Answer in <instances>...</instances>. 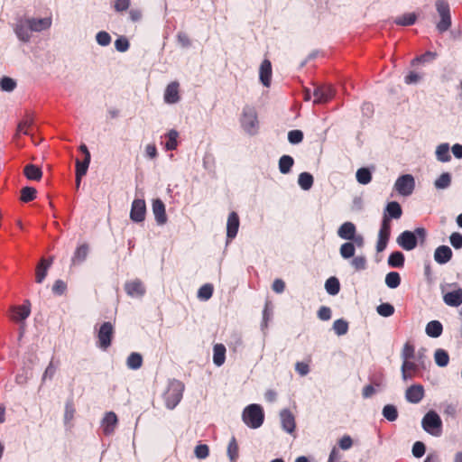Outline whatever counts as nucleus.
Segmentation results:
<instances>
[{
  "label": "nucleus",
  "mask_w": 462,
  "mask_h": 462,
  "mask_svg": "<svg viewBox=\"0 0 462 462\" xmlns=\"http://www.w3.org/2000/svg\"><path fill=\"white\" fill-rule=\"evenodd\" d=\"M426 230L423 227H417L414 232L411 231H403L397 237V244L406 251H411L413 250L417 245L418 242L421 245L425 243L426 240Z\"/></svg>",
  "instance_id": "1"
},
{
  "label": "nucleus",
  "mask_w": 462,
  "mask_h": 462,
  "mask_svg": "<svg viewBox=\"0 0 462 462\" xmlns=\"http://www.w3.org/2000/svg\"><path fill=\"white\" fill-rule=\"evenodd\" d=\"M242 420L251 429L260 428L264 420V412L262 406L254 403L246 406L243 411Z\"/></svg>",
  "instance_id": "2"
},
{
  "label": "nucleus",
  "mask_w": 462,
  "mask_h": 462,
  "mask_svg": "<svg viewBox=\"0 0 462 462\" xmlns=\"http://www.w3.org/2000/svg\"><path fill=\"white\" fill-rule=\"evenodd\" d=\"M184 385L181 382L174 380L170 383L165 393L164 401L168 409H174L182 398Z\"/></svg>",
  "instance_id": "3"
},
{
  "label": "nucleus",
  "mask_w": 462,
  "mask_h": 462,
  "mask_svg": "<svg viewBox=\"0 0 462 462\" xmlns=\"http://www.w3.org/2000/svg\"><path fill=\"white\" fill-rule=\"evenodd\" d=\"M435 6L440 17V20L437 23L436 27L439 32L443 33L447 32L451 26L450 7L448 3L444 0H437L435 2Z\"/></svg>",
  "instance_id": "4"
},
{
  "label": "nucleus",
  "mask_w": 462,
  "mask_h": 462,
  "mask_svg": "<svg viewBox=\"0 0 462 462\" xmlns=\"http://www.w3.org/2000/svg\"><path fill=\"white\" fill-rule=\"evenodd\" d=\"M115 329L111 322H104L97 331V346L102 350H106L112 343Z\"/></svg>",
  "instance_id": "5"
},
{
  "label": "nucleus",
  "mask_w": 462,
  "mask_h": 462,
  "mask_svg": "<svg viewBox=\"0 0 462 462\" xmlns=\"http://www.w3.org/2000/svg\"><path fill=\"white\" fill-rule=\"evenodd\" d=\"M241 124L243 128L250 134H254L256 133L258 120L257 114L254 108L250 106H245L243 109Z\"/></svg>",
  "instance_id": "6"
},
{
  "label": "nucleus",
  "mask_w": 462,
  "mask_h": 462,
  "mask_svg": "<svg viewBox=\"0 0 462 462\" xmlns=\"http://www.w3.org/2000/svg\"><path fill=\"white\" fill-rule=\"evenodd\" d=\"M312 96L314 104H325L334 97L335 90L331 85H320L315 87Z\"/></svg>",
  "instance_id": "7"
},
{
  "label": "nucleus",
  "mask_w": 462,
  "mask_h": 462,
  "mask_svg": "<svg viewBox=\"0 0 462 462\" xmlns=\"http://www.w3.org/2000/svg\"><path fill=\"white\" fill-rule=\"evenodd\" d=\"M414 178L411 174H405L397 179L394 188L402 196H409L414 189Z\"/></svg>",
  "instance_id": "8"
},
{
  "label": "nucleus",
  "mask_w": 462,
  "mask_h": 462,
  "mask_svg": "<svg viewBox=\"0 0 462 462\" xmlns=\"http://www.w3.org/2000/svg\"><path fill=\"white\" fill-rule=\"evenodd\" d=\"M391 236V222L386 217H383L381 227L378 232V239L376 243L377 252H383L388 244Z\"/></svg>",
  "instance_id": "9"
},
{
  "label": "nucleus",
  "mask_w": 462,
  "mask_h": 462,
  "mask_svg": "<svg viewBox=\"0 0 462 462\" xmlns=\"http://www.w3.org/2000/svg\"><path fill=\"white\" fill-rule=\"evenodd\" d=\"M421 423L424 430L431 434L433 433L434 429H439L442 424L440 417L433 411L425 414Z\"/></svg>",
  "instance_id": "10"
},
{
  "label": "nucleus",
  "mask_w": 462,
  "mask_h": 462,
  "mask_svg": "<svg viewBox=\"0 0 462 462\" xmlns=\"http://www.w3.org/2000/svg\"><path fill=\"white\" fill-rule=\"evenodd\" d=\"M125 291L128 296L132 298H141L145 294V286L139 279L126 282L125 284Z\"/></svg>",
  "instance_id": "11"
},
{
  "label": "nucleus",
  "mask_w": 462,
  "mask_h": 462,
  "mask_svg": "<svg viewBox=\"0 0 462 462\" xmlns=\"http://www.w3.org/2000/svg\"><path fill=\"white\" fill-rule=\"evenodd\" d=\"M146 206L143 199H134L132 203L130 218L134 222H143L145 218Z\"/></svg>",
  "instance_id": "12"
},
{
  "label": "nucleus",
  "mask_w": 462,
  "mask_h": 462,
  "mask_svg": "<svg viewBox=\"0 0 462 462\" xmlns=\"http://www.w3.org/2000/svg\"><path fill=\"white\" fill-rule=\"evenodd\" d=\"M424 395L425 391L421 384H412L405 392V398L411 403H419Z\"/></svg>",
  "instance_id": "13"
},
{
  "label": "nucleus",
  "mask_w": 462,
  "mask_h": 462,
  "mask_svg": "<svg viewBox=\"0 0 462 462\" xmlns=\"http://www.w3.org/2000/svg\"><path fill=\"white\" fill-rule=\"evenodd\" d=\"M281 423L282 429L291 434L294 432L296 428L295 418L291 411L284 409L280 412Z\"/></svg>",
  "instance_id": "14"
},
{
  "label": "nucleus",
  "mask_w": 462,
  "mask_h": 462,
  "mask_svg": "<svg viewBox=\"0 0 462 462\" xmlns=\"http://www.w3.org/2000/svg\"><path fill=\"white\" fill-rule=\"evenodd\" d=\"M118 420L115 412H106L101 422V428L105 435H111L117 425Z\"/></svg>",
  "instance_id": "15"
},
{
  "label": "nucleus",
  "mask_w": 462,
  "mask_h": 462,
  "mask_svg": "<svg viewBox=\"0 0 462 462\" xmlns=\"http://www.w3.org/2000/svg\"><path fill=\"white\" fill-rule=\"evenodd\" d=\"M152 213L158 225H164L167 222L165 205L162 199H153Z\"/></svg>",
  "instance_id": "16"
},
{
  "label": "nucleus",
  "mask_w": 462,
  "mask_h": 462,
  "mask_svg": "<svg viewBox=\"0 0 462 462\" xmlns=\"http://www.w3.org/2000/svg\"><path fill=\"white\" fill-rule=\"evenodd\" d=\"M239 217L236 212L233 211L228 215L226 223V236L232 240L236 237L239 228Z\"/></svg>",
  "instance_id": "17"
},
{
  "label": "nucleus",
  "mask_w": 462,
  "mask_h": 462,
  "mask_svg": "<svg viewBox=\"0 0 462 462\" xmlns=\"http://www.w3.org/2000/svg\"><path fill=\"white\" fill-rule=\"evenodd\" d=\"M26 25L30 29V31L33 32H41L46 29H49L51 25V18H31L26 20Z\"/></svg>",
  "instance_id": "18"
},
{
  "label": "nucleus",
  "mask_w": 462,
  "mask_h": 462,
  "mask_svg": "<svg viewBox=\"0 0 462 462\" xmlns=\"http://www.w3.org/2000/svg\"><path fill=\"white\" fill-rule=\"evenodd\" d=\"M180 84L177 81L171 82L164 92V101L168 104H175L180 100Z\"/></svg>",
  "instance_id": "19"
},
{
  "label": "nucleus",
  "mask_w": 462,
  "mask_h": 462,
  "mask_svg": "<svg viewBox=\"0 0 462 462\" xmlns=\"http://www.w3.org/2000/svg\"><path fill=\"white\" fill-rule=\"evenodd\" d=\"M402 215L401 205L396 201H392L387 204L383 217H386L391 222L392 219H399Z\"/></svg>",
  "instance_id": "20"
},
{
  "label": "nucleus",
  "mask_w": 462,
  "mask_h": 462,
  "mask_svg": "<svg viewBox=\"0 0 462 462\" xmlns=\"http://www.w3.org/2000/svg\"><path fill=\"white\" fill-rule=\"evenodd\" d=\"M11 319L14 321H22L26 319L31 313L30 304H23L11 308Z\"/></svg>",
  "instance_id": "21"
},
{
  "label": "nucleus",
  "mask_w": 462,
  "mask_h": 462,
  "mask_svg": "<svg viewBox=\"0 0 462 462\" xmlns=\"http://www.w3.org/2000/svg\"><path fill=\"white\" fill-rule=\"evenodd\" d=\"M259 77L263 86H270L272 79V64L269 60H263L260 66Z\"/></svg>",
  "instance_id": "22"
},
{
  "label": "nucleus",
  "mask_w": 462,
  "mask_h": 462,
  "mask_svg": "<svg viewBox=\"0 0 462 462\" xmlns=\"http://www.w3.org/2000/svg\"><path fill=\"white\" fill-rule=\"evenodd\" d=\"M356 233V227L352 222L343 223L337 230V236L340 238L348 241H351V239L355 238Z\"/></svg>",
  "instance_id": "23"
},
{
  "label": "nucleus",
  "mask_w": 462,
  "mask_h": 462,
  "mask_svg": "<svg viewBox=\"0 0 462 462\" xmlns=\"http://www.w3.org/2000/svg\"><path fill=\"white\" fill-rule=\"evenodd\" d=\"M452 250L448 245H440L434 252V259L439 264L448 263L452 257Z\"/></svg>",
  "instance_id": "24"
},
{
  "label": "nucleus",
  "mask_w": 462,
  "mask_h": 462,
  "mask_svg": "<svg viewBox=\"0 0 462 462\" xmlns=\"http://www.w3.org/2000/svg\"><path fill=\"white\" fill-rule=\"evenodd\" d=\"M444 302L451 307H458L462 304V289L458 288L453 291L447 292L443 296Z\"/></svg>",
  "instance_id": "25"
},
{
  "label": "nucleus",
  "mask_w": 462,
  "mask_h": 462,
  "mask_svg": "<svg viewBox=\"0 0 462 462\" xmlns=\"http://www.w3.org/2000/svg\"><path fill=\"white\" fill-rule=\"evenodd\" d=\"M52 263V258L46 260L42 259L36 267L35 281L42 283L47 275V271Z\"/></svg>",
  "instance_id": "26"
},
{
  "label": "nucleus",
  "mask_w": 462,
  "mask_h": 462,
  "mask_svg": "<svg viewBox=\"0 0 462 462\" xmlns=\"http://www.w3.org/2000/svg\"><path fill=\"white\" fill-rule=\"evenodd\" d=\"M226 360V346L223 344H216L213 347V362L217 366H220Z\"/></svg>",
  "instance_id": "27"
},
{
  "label": "nucleus",
  "mask_w": 462,
  "mask_h": 462,
  "mask_svg": "<svg viewBox=\"0 0 462 462\" xmlns=\"http://www.w3.org/2000/svg\"><path fill=\"white\" fill-rule=\"evenodd\" d=\"M402 376L403 380H408L413 377L414 373L417 371V365L411 360H402Z\"/></svg>",
  "instance_id": "28"
},
{
  "label": "nucleus",
  "mask_w": 462,
  "mask_h": 462,
  "mask_svg": "<svg viewBox=\"0 0 462 462\" xmlns=\"http://www.w3.org/2000/svg\"><path fill=\"white\" fill-rule=\"evenodd\" d=\"M88 254V245L87 244H82L77 247L74 252V255L71 259L72 264H79L84 262Z\"/></svg>",
  "instance_id": "29"
},
{
  "label": "nucleus",
  "mask_w": 462,
  "mask_h": 462,
  "mask_svg": "<svg viewBox=\"0 0 462 462\" xmlns=\"http://www.w3.org/2000/svg\"><path fill=\"white\" fill-rule=\"evenodd\" d=\"M425 331L430 337H439L442 334L443 327L439 320H432L427 324Z\"/></svg>",
  "instance_id": "30"
},
{
  "label": "nucleus",
  "mask_w": 462,
  "mask_h": 462,
  "mask_svg": "<svg viewBox=\"0 0 462 462\" xmlns=\"http://www.w3.org/2000/svg\"><path fill=\"white\" fill-rule=\"evenodd\" d=\"M23 172L25 177L32 180H40L42 176L41 168L34 164H27L24 167Z\"/></svg>",
  "instance_id": "31"
},
{
  "label": "nucleus",
  "mask_w": 462,
  "mask_h": 462,
  "mask_svg": "<svg viewBox=\"0 0 462 462\" xmlns=\"http://www.w3.org/2000/svg\"><path fill=\"white\" fill-rule=\"evenodd\" d=\"M417 21V15L414 13L404 14L401 16L394 18L393 23L400 26L412 25Z\"/></svg>",
  "instance_id": "32"
},
{
  "label": "nucleus",
  "mask_w": 462,
  "mask_h": 462,
  "mask_svg": "<svg viewBox=\"0 0 462 462\" xmlns=\"http://www.w3.org/2000/svg\"><path fill=\"white\" fill-rule=\"evenodd\" d=\"M227 456L230 462H236L239 457V447L236 439L233 436L229 440L227 450Z\"/></svg>",
  "instance_id": "33"
},
{
  "label": "nucleus",
  "mask_w": 462,
  "mask_h": 462,
  "mask_svg": "<svg viewBox=\"0 0 462 462\" xmlns=\"http://www.w3.org/2000/svg\"><path fill=\"white\" fill-rule=\"evenodd\" d=\"M404 255L400 251L392 253L388 257V264L393 268H402L404 265Z\"/></svg>",
  "instance_id": "34"
},
{
  "label": "nucleus",
  "mask_w": 462,
  "mask_h": 462,
  "mask_svg": "<svg viewBox=\"0 0 462 462\" xmlns=\"http://www.w3.org/2000/svg\"><path fill=\"white\" fill-rule=\"evenodd\" d=\"M434 360L437 365L445 367L449 362L448 353L442 348H438L434 353Z\"/></svg>",
  "instance_id": "35"
},
{
  "label": "nucleus",
  "mask_w": 462,
  "mask_h": 462,
  "mask_svg": "<svg viewBox=\"0 0 462 462\" xmlns=\"http://www.w3.org/2000/svg\"><path fill=\"white\" fill-rule=\"evenodd\" d=\"M294 164V160L290 155H282L279 160V170L282 174H288Z\"/></svg>",
  "instance_id": "36"
},
{
  "label": "nucleus",
  "mask_w": 462,
  "mask_h": 462,
  "mask_svg": "<svg viewBox=\"0 0 462 462\" xmlns=\"http://www.w3.org/2000/svg\"><path fill=\"white\" fill-rule=\"evenodd\" d=\"M436 156L439 162H448L451 159L449 154V146L448 143H441L437 147Z\"/></svg>",
  "instance_id": "37"
},
{
  "label": "nucleus",
  "mask_w": 462,
  "mask_h": 462,
  "mask_svg": "<svg viewBox=\"0 0 462 462\" xmlns=\"http://www.w3.org/2000/svg\"><path fill=\"white\" fill-rule=\"evenodd\" d=\"M313 176L309 172H301L299 175L298 183L304 190H309L313 185Z\"/></svg>",
  "instance_id": "38"
},
{
  "label": "nucleus",
  "mask_w": 462,
  "mask_h": 462,
  "mask_svg": "<svg viewBox=\"0 0 462 462\" xmlns=\"http://www.w3.org/2000/svg\"><path fill=\"white\" fill-rule=\"evenodd\" d=\"M325 289L330 295H336L340 291V283L337 278L330 277L325 282Z\"/></svg>",
  "instance_id": "39"
},
{
  "label": "nucleus",
  "mask_w": 462,
  "mask_h": 462,
  "mask_svg": "<svg viewBox=\"0 0 462 462\" xmlns=\"http://www.w3.org/2000/svg\"><path fill=\"white\" fill-rule=\"evenodd\" d=\"M126 365L130 369H139L143 365L142 356L139 353H131L130 356L127 357Z\"/></svg>",
  "instance_id": "40"
},
{
  "label": "nucleus",
  "mask_w": 462,
  "mask_h": 462,
  "mask_svg": "<svg viewBox=\"0 0 462 462\" xmlns=\"http://www.w3.org/2000/svg\"><path fill=\"white\" fill-rule=\"evenodd\" d=\"M356 177V180L363 185H366L372 180V173L367 168L358 169Z\"/></svg>",
  "instance_id": "41"
},
{
  "label": "nucleus",
  "mask_w": 462,
  "mask_h": 462,
  "mask_svg": "<svg viewBox=\"0 0 462 462\" xmlns=\"http://www.w3.org/2000/svg\"><path fill=\"white\" fill-rule=\"evenodd\" d=\"M385 283L391 289H395L401 284V276L397 272H390L385 276Z\"/></svg>",
  "instance_id": "42"
},
{
  "label": "nucleus",
  "mask_w": 462,
  "mask_h": 462,
  "mask_svg": "<svg viewBox=\"0 0 462 462\" xmlns=\"http://www.w3.org/2000/svg\"><path fill=\"white\" fill-rule=\"evenodd\" d=\"M355 244L352 242H346L341 245L339 252L344 259H348L355 255Z\"/></svg>",
  "instance_id": "43"
},
{
  "label": "nucleus",
  "mask_w": 462,
  "mask_h": 462,
  "mask_svg": "<svg viewBox=\"0 0 462 462\" xmlns=\"http://www.w3.org/2000/svg\"><path fill=\"white\" fill-rule=\"evenodd\" d=\"M383 416L389 421H394L398 418L397 408L393 404H387L383 409Z\"/></svg>",
  "instance_id": "44"
},
{
  "label": "nucleus",
  "mask_w": 462,
  "mask_h": 462,
  "mask_svg": "<svg viewBox=\"0 0 462 462\" xmlns=\"http://www.w3.org/2000/svg\"><path fill=\"white\" fill-rule=\"evenodd\" d=\"M89 163H90V159H88V158H84L83 161L77 159L76 160V175H78V177L85 176L87 174Z\"/></svg>",
  "instance_id": "45"
},
{
  "label": "nucleus",
  "mask_w": 462,
  "mask_h": 462,
  "mask_svg": "<svg viewBox=\"0 0 462 462\" xmlns=\"http://www.w3.org/2000/svg\"><path fill=\"white\" fill-rule=\"evenodd\" d=\"M333 329L337 336H343L348 331V323L343 319L334 321Z\"/></svg>",
  "instance_id": "46"
},
{
  "label": "nucleus",
  "mask_w": 462,
  "mask_h": 462,
  "mask_svg": "<svg viewBox=\"0 0 462 462\" xmlns=\"http://www.w3.org/2000/svg\"><path fill=\"white\" fill-rule=\"evenodd\" d=\"M451 183V176L448 172L442 173L436 180L435 187L439 189H444L449 187Z\"/></svg>",
  "instance_id": "47"
},
{
  "label": "nucleus",
  "mask_w": 462,
  "mask_h": 462,
  "mask_svg": "<svg viewBox=\"0 0 462 462\" xmlns=\"http://www.w3.org/2000/svg\"><path fill=\"white\" fill-rule=\"evenodd\" d=\"M36 189L32 187H24L21 189V200L23 202H30L36 198Z\"/></svg>",
  "instance_id": "48"
},
{
  "label": "nucleus",
  "mask_w": 462,
  "mask_h": 462,
  "mask_svg": "<svg viewBox=\"0 0 462 462\" xmlns=\"http://www.w3.org/2000/svg\"><path fill=\"white\" fill-rule=\"evenodd\" d=\"M213 291V285L206 283L199 289L198 297L201 300H208L212 297Z\"/></svg>",
  "instance_id": "49"
},
{
  "label": "nucleus",
  "mask_w": 462,
  "mask_h": 462,
  "mask_svg": "<svg viewBox=\"0 0 462 462\" xmlns=\"http://www.w3.org/2000/svg\"><path fill=\"white\" fill-rule=\"evenodd\" d=\"M179 136V134L176 130H171L168 134V140L166 142L165 147L168 151H173L177 148L178 143L177 138Z\"/></svg>",
  "instance_id": "50"
},
{
  "label": "nucleus",
  "mask_w": 462,
  "mask_h": 462,
  "mask_svg": "<svg viewBox=\"0 0 462 462\" xmlns=\"http://www.w3.org/2000/svg\"><path fill=\"white\" fill-rule=\"evenodd\" d=\"M415 347L411 342H406L402 347L401 356L402 360H411L414 357Z\"/></svg>",
  "instance_id": "51"
},
{
  "label": "nucleus",
  "mask_w": 462,
  "mask_h": 462,
  "mask_svg": "<svg viewBox=\"0 0 462 462\" xmlns=\"http://www.w3.org/2000/svg\"><path fill=\"white\" fill-rule=\"evenodd\" d=\"M16 87V82L14 79L9 77H4L0 80V88L3 91L11 92Z\"/></svg>",
  "instance_id": "52"
},
{
  "label": "nucleus",
  "mask_w": 462,
  "mask_h": 462,
  "mask_svg": "<svg viewBox=\"0 0 462 462\" xmlns=\"http://www.w3.org/2000/svg\"><path fill=\"white\" fill-rule=\"evenodd\" d=\"M33 120L30 116H26L23 121L18 125V132L23 133L24 134H29L31 127L32 126Z\"/></svg>",
  "instance_id": "53"
},
{
  "label": "nucleus",
  "mask_w": 462,
  "mask_h": 462,
  "mask_svg": "<svg viewBox=\"0 0 462 462\" xmlns=\"http://www.w3.org/2000/svg\"><path fill=\"white\" fill-rule=\"evenodd\" d=\"M376 310L378 314L383 317H390L394 313V307L390 303H382Z\"/></svg>",
  "instance_id": "54"
},
{
  "label": "nucleus",
  "mask_w": 462,
  "mask_h": 462,
  "mask_svg": "<svg viewBox=\"0 0 462 462\" xmlns=\"http://www.w3.org/2000/svg\"><path fill=\"white\" fill-rule=\"evenodd\" d=\"M351 265L356 271H362L366 268V258L364 255H358L353 258Z\"/></svg>",
  "instance_id": "55"
},
{
  "label": "nucleus",
  "mask_w": 462,
  "mask_h": 462,
  "mask_svg": "<svg viewBox=\"0 0 462 462\" xmlns=\"http://www.w3.org/2000/svg\"><path fill=\"white\" fill-rule=\"evenodd\" d=\"M194 453L198 458L204 459L209 455L208 446L206 444H199L196 446Z\"/></svg>",
  "instance_id": "56"
},
{
  "label": "nucleus",
  "mask_w": 462,
  "mask_h": 462,
  "mask_svg": "<svg viewBox=\"0 0 462 462\" xmlns=\"http://www.w3.org/2000/svg\"><path fill=\"white\" fill-rule=\"evenodd\" d=\"M96 40L99 45L107 46L111 42V36L109 35L108 32H106L105 31H101L97 33Z\"/></svg>",
  "instance_id": "57"
},
{
  "label": "nucleus",
  "mask_w": 462,
  "mask_h": 462,
  "mask_svg": "<svg viewBox=\"0 0 462 462\" xmlns=\"http://www.w3.org/2000/svg\"><path fill=\"white\" fill-rule=\"evenodd\" d=\"M288 140L291 143H299L303 140V133L300 130H291L288 133Z\"/></svg>",
  "instance_id": "58"
},
{
  "label": "nucleus",
  "mask_w": 462,
  "mask_h": 462,
  "mask_svg": "<svg viewBox=\"0 0 462 462\" xmlns=\"http://www.w3.org/2000/svg\"><path fill=\"white\" fill-rule=\"evenodd\" d=\"M129 42L125 37H120L116 40L115 42V47L116 51L120 52H125L129 49Z\"/></svg>",
  "instance_id": "59"
},
{
  "label": "nucleus",
  "mask_w": 462,
  "mask_h": 462,
  "mask_svg": "<svg viewBox=\"0 0 462 462\" xmlns=\"http://www.w3.org/2000/svg\"><path fill=\"white\" fill-rule=\"evenodd\" d=\"M426 451V447L423 442L416 441L412 446V455L415 457H421Z\"/></svg>",
  "instance_id": "60"
},
{
  "label": "nucleus",
  "mask_w": 462,
  "mask_h": 462,
  "mask_svg": "<svg viewBox=\"0 0 462 462\" xmlns=\"http://www.w3.org/2000/svg\"><path fill=\"white\" fill-rule=\"evenodd\" d=\"M75 411H75L73 403L71 402H67L66 406H65V412H64V420L66 423H69L73 420Z\"/></svg>",
  "instance_id": "61"
},
{
  "label": "nucleus",
  "mask_w": 462,
  "mask_h": 462,
  "mask_svg": "<svg viewBox=\"0 0 462 462\" xmlns=\"http://www.w3.org/2000/svg\"><path fill=\"white\" fill-rule=\"evenodd\" d=\"M67 290V284L62 280H57L53 286H52V291L54 294L57 295H62Z\"/></svg>",
  "instance_id": "62"
},
{
  "label": "nucleus",
  "mask_w": 462,
  "mask_h": 462,
  "mask_svg": "<svg viewBox=\"0 0 462 462\" xmlns=\"http://www.w3.org/2000/svg\"><path fill=\"white\" fill-rule=\"evenodd\" d=\"M449 240H450V244L452 245V246L456 249H460L462 248V235L457 233V232H455V233H452L451 236H449Z\"/></svg>",
  "instance_id": "63"
},
{
  "label": "nucleus",
  "mask_w": 462,
  "mask_h": 462,
  "mask_svg": "<svg viewBox=\"0 0 462 462\" xmlns=\"http://www.w3.org/2000/svg\"><path fill=\"white\" fill-rule=\"evenodd\" d=\"M421 79V76L414 71H410L404 78V82L408 85L416 84Z\"/></svg>",
  "instance_id": "64"
}]
</instances>
